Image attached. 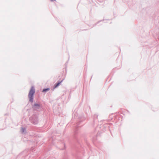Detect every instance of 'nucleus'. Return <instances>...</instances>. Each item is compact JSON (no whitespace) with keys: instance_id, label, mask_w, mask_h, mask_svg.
Listing matches in <instances>:
<instances>
[{"instance_id":"nucleus-1","label":"nucleus","mask_w":159,"mask_h":159,"mask_svg":"<svg viewBox=\"0 0 159 159\" xmlns=\"http://www.w3.org/2000/svg\"><path fill=\"white\" fill-rule=\"evenodd\" d=\"M35 93V90L34 87H32L29 93V97L30 99V101L32 102L33 100V96Z\"/></svg>"},{"instance_id":"nucleus-2","label":"nucleus","mask_w":159,"mask_h":159,"mask_svg":"<svg viewBox=\"0 0 159 159\" xmlns=\"http://www.w3.org/2000/svg\"><path fill=\"white\" fill-rule=\"evenodd\" d=\"M62 81L63 80H62L61 82H58L57 84H55L54 86V88H56L60 84Z\"/></svg>"},{"instance_id":"nucleus-3","label":"nucleus","mask_w":159,"mask_h":159,"mask_svg":"<svg viewBox=\"0 0 159 159\" xmlns=\"http://www.w3.org/2000/svg\"><path fill=\"white\" fill-rule=\"evenodd\" d=\"M49 90V89H43V92H45L47 91H48Z\"/></svg>"},{"instance_id":"nucleus-4","label":"nucleus","mask_w":159,"mask_h":159,"mask_svg":"<svg viewBox=\"0 0 159 159\" xmlns=\"http://www.w3.org/2000/svg\"><path fill=\"white\" fill-rule=\"evenodd\" d=\"M52 1H55L56 0H51Z\"/></svg>"}]
</instances>
